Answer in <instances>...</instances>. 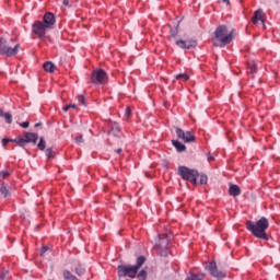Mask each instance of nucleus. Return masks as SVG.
<instances>
[{"instance_id":"a211bd4d","label":"nucleus","mask_w":280,"mask_h":280,"mask_svg":"<svg viewBox=\"0 0 280 280\" xmlns=\"http://www.w3.org/2000/svg\"><path fill=\"white\" fill-rule=\"evenodd\" d=\"M247 73H257V63L255 61L247 62Z\"/></svg>"},{"instance_id":"f3484780","label":"nucleus","mask_w":280,"mask_h":280,"mask_svg":"<svg viewBox=\"0 0 280 280\" xmlns=\"http://www.w3.org/2000/svg\"><path fill=\"white\" fill-rule=\"evenodd\" d=\"M43 67L48 73H54V71H56V65L51 61H46Z\"/></svg>"},{"instance_id":"423d86ee","label":"nucleus","mask_w":280,"mask_h":280,"mask_svg":"<svg viewBox=\"0 0 280 280\" xmlns=\"http://www.w3.org/2000/svg\"><path fill=\"white\" fill-rule=\"evenodd\" d=\"M32 32L33 34H35V36L39 37L40 40H43L47 37V32H49V28L45 26L42 21H35L32 25Z\"/></svg>"},{"instance_id":"f8f14e48","label":"nucleus","mask_w":280,"mask_h":280,"mask_svg":"<svg viewBox=\"0 0 280 280\" xmlns=\"http://www.w3.org/2000/svg\"><path fill=\"white\" fill-rule=\"evenodd\" d=\"M48 30H54L56 25V15L51 12H47L43 16L42 21Z\"/></svg>"},{"instance_id":"7c9ffc66","label":"nucleus","mask_w":280,"mask_h":280,"mask_svg":"<svg viewBox=\"0 0 280 280\" xmlns=\"http://www.w3.org/2000/svg\"><path fill=\"white\" fill-rule=\"evenodd\" d=\"M8 143H14V139H10V138L2 139V145H8Z\"/></svg>"},{"instance_id":"39448f33","label":"nucleus","mask_w":280,"mask_h":280,"mask_svg":"<svg viewBox=\"0 0 280 280\" xmlns=\"http://www.w3.org/2000/svg\"><path fill=\"white\" fill-rule=\"evenodd\" d=\"M19 49H21V44H15L14 47H11L10 44H8V40L3 39V37H0L1 56L12 58V56H16V54H19Z\"/></svg>"},{"instance_id":"20e7f679","label":"nucleus","mask_w":280,"mask_h":280,"mask_svg":"<svg viewBox=\"0 0 280 280\" xmlns=\"http://www.w3.org/2000/svg\"><path fill=\"white\" fill-rule=\"evenodd\" d=\"M178 174L182 176L183 180H188L192 185H198V171L189 168L187 166H179Z\"/></svg>"},{"instance_id":"c85d7f7f","label":"nucleus","mask_w":280,"mask_h":280,"mask_svg":"<svg viewBox=\"0 0 280 280\" xmlns=\"http://www.w3.org/2000/svg\"><path fill=\"white\" fill-rule=\"evenodd\" d=\"M170 34L171 38H176V36H178V27L171 28Z\"/></svg>"},{"instance_id":"9d476101","label":"nucleus","mask_w":280,"mask_h":280,"mask_svg":"<svg viewBox=\"0 0 280 280\" xmlns=\"http://www.w3.org/2000/svg\"><path fill=\"white\" fill-rule=\"evenodd\" d=\"M177 47H180V49H194L198 47V42L194 38L189 39H178L176 40Z\"/></svg>"},{"instance_id":"6ab92c4d","label":"nucleus","mask_w":280,"mask_h":280,"mask_svg":"<svg viewBox=\"0 0 280 280\" xmlns=\"http://www.w3.org/2000/svg\"><path fill=\"white\" fill-rule=\"evenodd\" d=\"M10 191L8 190V187L5 184H0V198H8Z\"/></svg>"},{"instance_id":"dca6fc26","label":"nucleus","mask_w":280,"mask_h":280,"mask_svg":"<svg viewBox=\"0 0 280 280\" xmlns=\"http://www.w3.org/2000/svg\"><path fill=\"white\" fill-rule=\"evenodd\" d=\"M172 143L174 148L177 150V152H185V150H187V147H185V144H183L178 140H173Z\"/></svg>"},{"instance_id":"a19ab883","label":"nucleus","mask_w":280,"mask_h":280,"mask_svg":"<svg viewBox=\"0 0 280 280\" xmlns=\"http://www.w3.org/2000/svg\"><path fill=\"white\" fill-rule=\"evenodd\" d=\"M62 3H63V5L67 7V5H69V0H63Z\"/></svg>"},{"instance_id":"f257e3e1","label":"nucleus","mask_w":280,"mask_h":280,"mask_svg":"<svg viewBox=\"0 0 280 280\" xmlns=\"http://www.w3.org/2000/svg\"><path fill=\"white\" fill-rule=\"evenodd\" d=\"M268 226H270V223L265 217H261L260 220L256 222H246L247 231H249L255 237H258V240H265L266 242H268V234H266V231H268Z\"/></svg>"},{"instance_id":"bb28decb","label":"nucleus","mask_w":280,"mask_h":280,"mask_svg":"<svg viewBox=\"0 0 280 280\" xmlns=\"http://www.w3.org/2000/svg\"><path fill=\"white\" fill-rule=\"evenodd\" d=\"M176 80H183L184 82H187L189 80V75L187 73H179L176 75Z\"/></svg>"},{"instance_id":"ddd939ff","label":"nucleus","mask_w":280,"mask_h":280,"mask_svg":"<svg viewBox=\"0 0 280 280\" xmlns=\"http://www.w3.org/2000/svg\"><path fill=\"white\" fill-rule=\"evenodd\" d=\"M264 19V10L258 9L254 12V16L252 18V23H254V25H257V23H259V21H262Z\"/></svg>"},{"instance_id":"f704fd0d","label":"nucleus","mask_w":280,"mask_h":280,"mask_svg":"<svg viewBox=\"0 0 280 280\" xmlns=\"http://www.w3.org/2000/svg\"><path fill=\"white\" fill-rule=\"evenodd\" d=\"M125 115H126V117H130V115H131V109H130V107H126V109H125Z\"/></svg>"},{"instance_id":"4c0bfd02","label":"nucleus","mask_w":280,"mask_h":280,"mask_svg":"<svg viewBox=\"0 0 280 280\" xmlns=\"http://www.w3.org/2000/svg\"><path fill=\"white\" fill-rule=\"evenodd\" d=\"M207 160L211 163V161H214V158H213V155H211V153H208Z\"/></svg>"},{"instance_id":"cd10ccee","label":"nucleus","mask_w":280,"mask_h":280,"mask_svg":"<svg viewBox=\"0 0 280 280\" xmlns=\"http://www.w3.org/2000/svg\"><path fill=\"white\" fill-rule=\"evenodd\" d=\"M71 108H78V105H75V104L66 105V106L62 107V110L65 113H67V112L71 110Z\"/></svg>"},{"instance_id":"4468645a","label":"nucleus","mask_w":280,"mask_h":280,"mask_svg":"<svg viewBox=\"0 0 280 280\" xmlns=\"http://www.w3.org/2000/svg\"><path fill=\"white\" fill-rule=\"evenodd\" d=\"M24 139L26 140V143L36 144V141H38V133L25 132Z\"/></svg>"},{"instance_id":"c03bdc74","label":"nucleus","mask_w":280,"mask_h":280,"mask_svg":"<svg viewBox=\"0 0 280 280\" xmlns=\"http://www.w3.org/2000/svg\"><path fill=\"white\" fill-rule=\"evenodd\" d=\"M260 21H262V23H264V20H260Z\"/></svg>"},{"instance_id":"2eb2a0df","label":"nucleus","mask_w":280,"mask_h":280,"mask_svg":"<svg viewBox=\"0 0 280 280\" xmlns=\"http://www.w3.org/2000/svg\"><path fill=\"white\" fill-rule=\"evenodd\" d=\"M229 194L230 196H233V198H237V196L242 194V189L240 188V186L232 184L229 188Z\"/></svg>"},{"instance_id":"a878e982","label":"nucleus","mask_w":280,"mask_h":280,"mask_svg":"<svg viewBox=\"0 0 280 280\" xmlns=\"http://www.w3.org/2000/svg\"><path fill=\"white\" fill-rule=\"evenodd\" d=\"M84 272H86V269H84V267H82V265H78L75 267V273L79 276V277H82L84 275Z\"/></svg>"},{"instance_id":"ea45409f","label":"nucleus","mask_w":280,"mask_h":280,"mask_svg":"<svg viewBox=\"0 0 280 280\" xmlns=\"http://www.w3.org/2000/svg\"><path fill=\"white\" fill-rule=\"evenodd\" d=\"M223 3H225V5H231V0H222Z\"/></svg>"},{"instance_id":"1a4fd4ad","label":"nucleus","mask_w":280,"mask_h":280,"mask_svg":"<svg viewBox=\"0 0 280 280\" xmlns=\"http://www.w3.org/2000/svg\"><path fill=\"white\" fill-rule=\"evenodd\" d=\"M176 135L178 139H182V141H184V143H194V141H196V136H194L191 131L185 132L183 129L176 128Z\"/></svg>"},{"instance_id":"79ce46f5","label":"nucleus","mask_w":280,"mask_h":280,"mask_svg":"<svg viewBox=\"0 0 280 280\" xmlns=\"http://www.w3.org/2000/svg\"><path fill=\"white\" fill-rule=\"evenodd\" d=\"M116 153H117V154H121V149H117V150H116Z\"/></svg>"},{"instance_id":"b1692460","label":"nucleus","mask_w":280,"mask_h":280,"mask_svg":"<svg viewBox=\"0 0 280 280\" xmlns=\"http://www.w3.org/2000/svg\"><path fill=\"white\" fill-rule=\"evenodd\" d=\"M37 148L42 152H44L45 148H47V143L45 142V138L44 137L39 138V142L37 143Z\"/></svg>"},{"instance_id":"c9c22d12","label":"nucleus","mask_w":280,"mask_h":280,"mask_svg":"<svg viewBox=\"0 0 280 280\" xmlns=\"http://www.w3.org/2000/svg\"><path fill=\"white\" fill-rule=\"evenodd\" d=\"M20 126H21L22 128H30V121L21 122Z\"/></svg>"},{"instance_id":"e433bc0d","label":"nucleus","mask_w":280,"mask_h":280,"mask_svg":"<svg viewBox=\"0 0 280 280\" xmlns=\"http://www.w3.org/2000/svg\"><path fill=\"white\" fill-rule=\"evenodd\" d=\"M77 143H82L84 141V138L82 136H78L75 138Z\"/></svg>"},{"instance_id":"0eeeda50","label":"nucleus","mask_w":280,"mask_h":280,"mask_svg":"<svg viewBox=\"0 0 280 280\" xmlns=\"http://www.w3.org/2000/svg\"><path fill=\"white\" fill-rule=\"evenodd\" d=\"M91 80L93 84H106L108 82V74L103 69L93 70Z\"/></svg>"},{"instance_id":"473e14b6","label":"nucleus","mask_w":280,"mask_h":280,"mask_svg":"<svg viewBox=\"0 0 280 280\" xmlns=\"http://www.w3.org/2000/svg\"><path fill=\"white\" fill-rule=\"evenodd\" d=\"M78 102H80L81 104H83V106H86V102L84 101V95H79V96H78Z\"/></svg>"},{"instance_id":"58836bf2","label":"nucleus","mask_w":280,"mask_h":280,"mask_svg":"<svg viewBox=\"0 0 280 280\" xmlns=\"http://www.w3.org/2000/svg\"><path fill=\"white\" fill-rule=\"evenodd\" d=\"M47 250H49V248L47 247H42V250H40V255H45V253H47Z\"/></svg>"},{"instance_id":"393cba45","label":"nucleus","mask_w":280,"mask_h":280,"mask_svg":"<svg viewBox=\"0 0 280 280\" xmlns=\"http://www.w3.org/2000/svg\"><path fill=\"white\" fill-rule=\"evenodd\" d=\"M46 156H47V159H55L56 158V149H54V148L46 149Z\"/></svg>"},{"instance_id":"37998d69","label":"nucleus","mask_w":280,"mask_h":280,"mask_svg":"<svg viewBox=\"0 0 280 280\" xmlns=\"http://www.w3.org/2000/svg\"><path fill=\"white\" fill-rule=\"evenodd\" d=\"M40 126V122L35 124V128H38Z\"/></svg>"},{"instance_id":"aec40b11","label":"nucleus","mask_w":280,"mask_h":280,"mask_svg":"<svg viewBox=\"0 0 280 280\" xmlns=\"http://www.w3.org/2000/svg\"><path fill=\"white\" fill-rule=\"evenodd\" d=\"M0 117H4L5 124H12V114L3 112L0 109Z\"/></svg>"},{"instance_id":"2f4dec72","label":"nucleus","mask_w":280,"mask_h":280,"mask_svg":"<svg viewBox=\"0 0 280 280\" xmlns=\"http://www.w3.org/2000/svg\"><path fill=\"white\" fill-rule=\"evenodd\" d=\"M0 280H8V271L5 270L0 271Z\"/></svg>"},{"instance_id":"9b49d317","label":"nucleus","mask_w":280,"mask_h":280,"mask_svg":"<svg viewBox=\"0 0 280 280\" xmlns=\"http://www.w3.org/2000/svg\"><path fill=\"white\" fill-rule=\"evenodd\" d=\"M206 269L209 270L211 277L215 279H224L226 277L224 272L218 270V264H215V261H211Z\"/></svg>"},{"instance_id":"c756f323","label":"nucleus","mask_w":280,"mask_h":280,"mask_svg":"<svg viewBox=\"0 0 280 280\" xmlns=\"http://www.w3.org/2000/svg\"><path fill=\"white\" fill-rule=\"evenodd\" d=\"M207 175H200L199 185H207Z\"/></svg>"},{"instance_id":"4be33fe9","label":"nucleus","mask_w":280,"mask_h":280,"mask_svg":"<svg viewBox=\"0 0 280 280\" xmlns=\"http://www.w3.org/2000/svg\"><path fill=\"white\" fill-rule=\"evenodd\" d=\"M138 280H145L148 279V267L142 268L139 272H138Z\"/></svg>"},{"instance_id":"f03ea898","label":"nucleus","mask_w":280,"mask_h":280,"mask_svg":"<svg viewBox=\"0 0 280 280\" xmlns=\"http://www.w3.org/2000/svg\"><path fill=\"white\" fill-rule=\"evenodd\" d=\"M233 34H235V30L229 31L226 25H219L214 31V47H226V45H231L233 43Z\"/></svg>"},{"instance_id":"72a5a7b5","label":"nucleus","mask_w":280,"mask_h":280,"mask_svg":"<svg viewBox=\"0 0 280 280\" xmlns=\"http://www.w3.org/2000/svg\"><path fill=\"white\" fill-rule=\"evenodd\" d=\"M10 175H11L10 172L8 171L0 172V176H2L3 178H9Z\"/></svg>"},{"instance_id":"6e6552de","label":"nucleus","mask_w":280,"mask_h":280,"mask_svg":"<svg viewBox=\"0 0 280 280\" xmlns=\"http://www.w3.org/2000/svg\"><path fill=\"white\" fill-rule=\"evenodd\" d=\"M160 241L159 244L155 245V248H158V250L160 252V255L162 257L167 256V248H170V237L167 236V234H162L159 236Z\"/></svg>"},{"instance_id":"412c9836","label":"nucleus","mask_w":280,"mask_h":280,"mask_svg":"<svg viewBox=\"0 0 280 280\" xmlns=\"http://www.w3.org/2000/svg\"><path fill=\"white\" fill-rule=\"evenodd\" d=\"M119 125L118 124H114L112 125V129L109 130V135H113V137H119Z\"/></svg>"},{"instance_id":"7ed1b4c3","label":"nucleus","mask_w":280,"mask_h":280,"mask_svg":"<svg viewBox=\"0 0 280 280\" xmlns=\"http://www.w3.org/2000/svg\"><path fill=\"white\" fill-rule=\"evenodd\" d=\"M145 264V256H139L137 258L136 265H120L118 266V277H129L130 279H135L137 277V272L141 270Z\"/></svg>"},{"instance_id":"5701e85b","label":"nucleus","mask_w":280,"mask_h":280,"mask_svg":"<svg viewBox=\"0 0 280 280\" xmlns=\"http://www.w3.org/2000/svg\"><path fill=\"white\" fill-rule=\"evenodd\" d=\"M13 143H16L20 148H25V145H27V140H25V138H18L13 139Z\"/></svg>"}]
</instances>
